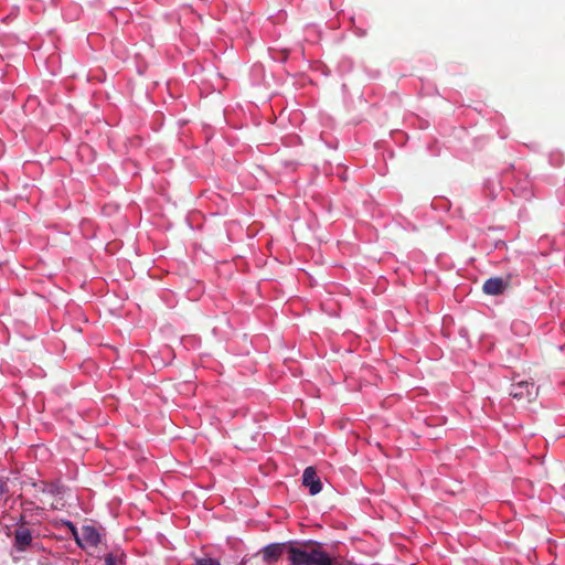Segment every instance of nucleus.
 <instances>
[{"label":"nucleus","instance_id":"nucleus-9","mask_svg":"<svg viewBox=\"0 0 565 565\" xmlns=\"http://www.w3.org/2000/svg\"><path fill=\"white\" fill-rule=\"evenodd\" d=\"M9 492L7 480L0 477V498Z\"/></svg>","mask_w":565,"mask_h":565},{"label":"nucleus","instance_id":"nucleus-1","mask_svg":"<svg viewBox=\"0 0 565 565\" xmlns=\"http://www.w3.org/2000/svg\"><path fill=\"white\" fill-rule=\"evenodd\" d=\"M290 565H332L333 558L317 541L292 542L289 548Z\"/></svg>","mask_w":565,"mask_h":565},{"label":"nucleus","instance_id":"nucleus-11","mask_svg":"<svg viewBox=\"0 0 565 565\" xmlns=\"http://www.w3.org/2000/svg\"><path fill=\"white\" fill-rule=\"evenodd\" d=\"M106 563H107L108 565H115V558H114L113 554H108V555L106 556Z\"/></svg>","mask_w":565,"mask_h":565},{"label":"nucleus","instance_id":"nucleus-5","mask_svg":"<svg viewBox=\"0 0 565 565\" xmlns=\"http://www.w3.org/2000/svg\"><path fill=\"white\" fill-rule=\"evenodd\" d=\"M510 286V276L507 278L492 277L484 281L483 291L487 295H500Z\"/></svg>","mask_w":565,"mask_h":565},{"label":"nucleus","instance_id":"nucleus-2","mask_svg":"<svg viewBox=\"0 0 565 565\" xmlns=\"http://www.w3.org/2000/svg\"><path fill=\"white\" fill-rule=\"evenodd\" d=\"M536 394L534 383L529 381L513 383L510 388V395L519 402H531L536 397Z\"/></svg>","mask_w":565,"mask_h":565},{"label":"nucleus","instance_id":"nucleus-7","mask_svg":"<svg viewBox=\"0 0 565 565\" xmlns=\"http://www.w3.org/2000/svg\"><path fill=\"white\" fill-rule=\"evenodd\" d=\"M32 543V533L25 526H20L14 531V546L18 551L23 552Z\"/></svg>","mask_w":565,"mask_h":565},{"label":"nucleus","instance_id":"nucleus-3","mask_svg":"<svg viewBox=\"0 0 565 565\" xmlns=\"http://www.w3.org/2000/svg\"><path fill=\"white\" fill-rule=\"evenodd\" d=\"M292 544V541L284 542V543H273L266 545L262 550L263 559L265 563H275L277 562L284 553L289 554V548Z\"/></svg>","mask_w":565,"mask_h":565},{"label":"nucleus","instance_id":"nucleus-6","mask_svg":"<svg viewBox=\"0 0 565 565\" xmlns=\"http://www.w3.org/2000/svg\"><path fill=\"white\" fill-rule=\"evenodd\" d=\"M302 483L303 486L309 488V492L311 495L318 494L322 490V483L317 476L316 469L313 467H307L302 475Z\"/></svg>","mask_w":565,"mask_h":565},{"label":"nucleus","instance_id":"nucleus-4","mask_svg":"<svg viewBox=\"0 0 565 565\" xmlns=\"http://www.w3.org/2000/svg\"><path fill=\"white\" fill-rule=\"evenodd\" d=\"M100 543V535L98 531L90 525H85L81 530V539H77V545L79 547H95Z\"/></svg>","mask_w":565,"mask_h":565},{"label":"nucleus","instance_id":"nucleus-10","mask_svg":"<svg viewBox=\"0 0 565 565\" xmlns=\"http://www.w3.org/2000/svg\"><path fill=\"white\" fill-rule=\"evenodd\" d=\"M68 526L72 531V535L74 536V540L77 542V539H81V533L77 532V529L72 523H68Z\"/></svg>","mask_w":565,"mask_h":565},{"label":"nucleus","instance_id":"nucleus-8","mask_svg":"<svg viewBox=\"0 0 565 565\" xmlns=\"http://www.w3.org/2000/svg\"><path fill=\"white\" fill-rule=\"evenodd\" d=\"M196 565H221L218 561L206 557L196 559Z\"/></svg>","mask_w":565,"mask_h":565}]
</instances>
